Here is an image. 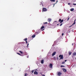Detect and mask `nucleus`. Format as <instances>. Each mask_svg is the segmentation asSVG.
<instances>
[{
    "instance_id": "1",
    "label": "nucleus",
    "mask_w": 76,
    "mask_h": 76,
    "mask_svg": "<svg viewBox=\"0 0 76 76\" xmlns=\"http://www.w3.org/2000/svg\"><path fill=\"white\" fill-rule=\"evenodd\" d=\"M76 56V52H74L73 53V55H72V57L74 58H75V57Z\"/></svg>"
},
{
    "instance_id": "2",
    "label": "nucleus",
    "mask_w": 76,
    "mask_h": 76,
    "mask_svg": "<svg viewBox=\"0 0 76 76\" xmlns=\"http://www.w3.org/2000/svg\"><path fill=\"white\" fill-rule=\"evenodd\" d=\"M48 10H47L46 8H43L42 9V12H47V11H48Z\"/></svg>"
},
{
    "instance_id": "3",
    "label": "nucleus",
    "mask_w": 76,
    "mask_h": 76,
    "mask_svg": "<svg viewBox=\"0 0 76 76\" xmlns=\"http://www.w3.org/2000/svg\"><path fill=\"white\" fill-rule=\"evenodd\" d=\"M59 57L61 58L59 59L60 60H61L62 59H63V56L62 55H60L59 56Z\"/></svg>"
},
{
    "instance_id": "4",
    "label": "nucleus",
    "mask_w": 76,
    "mask_h": 76,
    "mask_svg": "<svg viewBox=\"0 0 76 76\" xmlns=\"http://www.w3.org/2000/svg\"><path fill=\"white\" fill-rule=\"evenodd\" d=\"M49 67L50 68H53V64H49Z\"/></svg>"
},
{
    "instance_id": "5",
    "label": "nucleus",
    "mask_w": 76,
    "mask_h": 76,
    "mask_svg": "<svg viewBox=\"0 0 76 76\" xmlns=\"http://www.w3.org/2000/svg\"><path fill=\"white\" fill-rule=\"evenodd\" d=\"M75 21H76V20H75L74 21V23L72 24V25L71 26H69V28H70V27H71V26H73V25H75Z\"/></svg>"
},
{
    "instance_id": "6",
    "label": "nucleus",
    "mask_w": 76,
    "mask_h": 76,
    "mask_svg": "<svg viewBox=\"0 0 76 76\" xmlns=\"http://www.w3.org/2000/svg\"><path fill=\"white\" fill-rule=\"evenodd\" d=\"M43 3H44L43 2H41L40 4V5L41 6H42L43 7L44 6H43Z\"/></svg>"
},
{
    "instance_id": "7",
    "label": "nucleus",
    "mask_w": 76,
    "mask_h": 76,
    "mask_svg": "<svg viewBox=\"0 0 76 76\" xmlns=\"http://www.w3.org/2000/svg\"><path fill=\"white\" fill-rule=\"evenodd\" d=\"M56 53V52H54L53 53V54H52V56H55Z\"/></svg>"
},
{
    "instance_id": "8",
    "label": "nucleus",
    "mask_w": 76,
    "mask_h": 76,
    "mask_svg": "<svg viewBox=\"0 0 76 76\" xmlns=\"http://www.w3.org/2000/svg\"><path fill=\"white\" fill-rule=\"evenodd\" d=\"M34 75H38V72H37L35 71L34 72Z\"/></svg>"
},
{
    "instance_id": "9",
    "label": "nucleus",
    "mask_w": 76,
    "mask_h": 76,
    "mask_svg": "<svg viewBox=\"0 0 76 76\" xmlns=\"http://www.w3.org/2000/svg\"><path fill=\"white\" fill-rule=\"evenodd\" d=\"M48 22H51V19L50 18H48Z\"/></svg>"
},
{
    "instance_id": "10",
    "label": "nucleus",
    "mask_w": 76,
    "mask_h": 76,
    "mask_svg": "<svg viewBox=\"0 0 76 76\" xmlns=\"http://www.w3.org/2000/svg\"><path fill=\"white\" fill-rule=\"evenodd\" d=\"M41 63L42 64H43L44 63V60L43 59L41 61Z\"/></svg>"
},
{
    "instance_id": "11",
    "label": "nucleus",
    "mask_w": 76,
    "mask_h": 76,
    "mask_svg": "<svg viewBox=\"0 0 76 76\" xmlns=\"http://www.w3.org/2000/svg\"><path fill=\"white\" fill-rule=\"evenodd\" d=\"M69 56H70V55L72 54V52H71L70 51H69Z\"/></svg>"
},
{
    "instance_id": "12",
    "label": "nucleus",
    "mask_w": 76,
    "mask_h": 76,
    "mask_svg": "<svg viewBox=\"0 0 76 76\" xmlns=\"http://www.w3.org/2000/svg\"><path fill=\"white\" fill-rule=\"evenodd\" d=\"M70 10L71 12H73L74 10V8H72L70 9Z\"/></svg>"
},
{
    "instance_id": "13",
    "label": "nucleus",
    "mask_w": 76,
    "mask_h": 76,
    "mask_svg": "<svg viewBox=\"0 0 76 76\" xmlns=\"http://www.w3.org/2000/svg\"><path fill=\"white\" fill-rule=\"evenodd\" d=\"M63 70L64 72H66V71H67V70H66L65 69H63Z\"/></svg>"
},
{
    "instance_id": "14",
    "label": "nucleus",
    "mask_w": 76,
    "mask_h": 76,
    "mask_svg": "<svg viewBox=\"0 0 76 76\" xmlns=\"http://www.w3.org/2000/svg\"><path fill=\"white\" fill-rule=\"evenodd\" d=\"M50 1L52 2H53H53H55V1H56L54 0H50Z\"/></svg>"
},
{
    "instance_id": "15",
    "label": "nucleus",
    "mask_w": 76,
    "mask_h": 76,
    "mask_svg": "<svg viewBox=\"0 0 76 76\" xmlns=\"http://www.w3.org/2000/svg\"><path fill=\"white\" fill-rule=\"evenodd\" d=\"M35 35H34L32 36V38H35Z\"/></svg>"
},
{
    "instance_id": "16",
    "label": "nucleus",
    "mask_w": 76,
    "mask_h": 76,
    "mask_svg": "<svg viewBox=\"0 0 76 76\" xmlns=\"http://www.w3.org/2000/svg\"><path fill=\"white\" fill-rule=\"evenodd\" d=\"M17 53V54H18V55H19L20 56H22V55L19 53Z\"/></svg>"
},
{
    "instance_id": "17",
    "label": "nucleus",
    "mask_w": 76,
    "mask_h": 76,
    "mask_svg": "<svg viewBox=\"0 0 76 76\" xmlns=\"http://www.w3.org/2000/svg\"><path fill=\"white\" fill-rule=\"evenodd\" d=\"M44 26H42L41 27V29H43L44 28Z\"/></svg>"
},
{
    "instance_id": "18",
    "label": "nucleus",
    "mask_w": 76,
    "mask_h": 76,
    "mask_svg": "<svg viewBox=\"0 0 76 76\" xmlns=\"http://www.w3.org/2000/svg\"><path fill=\"white\" fill-rule=\"evenodd\" d=\"M63 22V20H61V21L60 22V23H62V22Z\"/></svg>"
},
{
    "instance_id": "19",
    "label": "nucleus",
    "mask_w": 76,
    "mask_h": 76,
    "mask_svg": "<svg viewBox=\"0 0 76 76\" xmlns=\"http://www.w3.org/2000/svg\"><path fill=\"white\" fill-rule=\"evenodd\" d=\"M27 75H28V74L27 73H26V74H25L24 76H27Z\"/></svg>"
},
{
    "instance_id": "20",
    "label": "nucleus",
    "mask_w": 76,
    "mask_h": 76,
    "mask_svg": "<svg viewBox=\"0 0 76 76\" xmlns=\"http://www.w3.org/2000/svg\"><path fill=\"white\" fill-rule=\"evenodd\" d=\"M19 52H20V53H21V54H22L23 53V52H22L21 51H19Z\"/></svg>"
},
{
    "instance_id": "21",
    "label": "nucleus",
    "mask_w": 76,
    "mask_h": 76,
    "mask_svg": "<svg viewBox=\"0 0 76 76\" xmlns=\"http://www.w3.org/2000/svg\"><path fill=\"white\" fill-rule=\"evenodd\" d=\"M24 41H27V38H26L24 39Z\"/></svg>"
},
{
    "instance_id": "22",
    "label": "nucleus",
    "mask_w": 76,
    "mask_h": 76,
    "mask_svg": "<svg viewBox=\"0 0 76 76\" xmlns=\"http://www.w3.org/2000/svg\"><path fill=\"white\" fill-rule=\"evenodd\" d=\"M61 19H59V22H61Z\"/></svg>"
},
{
    "instance_id": "23",
    "label": "nucleus",
    "mask_w": 76,
    "mask_h": 76,
    "mask_svg": "<svg viewBox=\"0 0 76 76\" xmlns=\"http://www.w3.org/2000/svg\"><path fill=\"white\" fill-rule=\"evenodd\" d=\"M44 23L45 24H47V23H48L47 22H46L45 23Z\"/></svg>"
},
{
    "instance_id": "24",
    "label": "nucleus",
    "mask_w": 76,
    "mask_h": 76,
    "mask_svg": "<svg viewBox=\"0 0 76 76\" xmlns=\"http://www.w3.org/2000/svg\"><path fill=\"white\" fill-rule=\"evenodd\" d=\"M64 63H65V62H63L62 63V64H64Z\"/></svg>"
},
{
    "instance_id": "25",
    "label": "nucleus",
    "mask_w": 76,
    "mask_h": 76,
    "mask_svg": "<svg viewBox=\"0 0 76 76\" xmlns=\"http://www.w3.org/2000/svg\"><path fill=\"white\" fill-rule=\"evenodd\" d=\"M73 5H74V6H75V5H76V4H74V3H73Z\"/></svg>"
},
{
    "instance_id": "26",
    "label": "nucleus",
    "mask_w": 76,
    "mask_h": 76,
    "mask_svg": "<svg viewBox=\"0 0 76 76\" xmlns=\"http://www.w3.org/2000/svg\"><path fill=\"white\" fill-rule=\"evenodd\" d=\"M29 45V43H28L27 44V47H28V46Z\"/></svg>"
},
{
    "instance_id": "27",
    "label": "nucleus",
    "mask_w": 76,
    "mask_h": 76,
    "mask_svg": "<svg viewBox=\"0 0 76 76\" xmlns=\"http://www.w3.org/2000/svg\"><path fill=\"white\" fill-rule=\"evenodd\" d=\"M53 58H54V59H56V57H55V56H54V57H53Z\"/></svg>"
},
{
    "instance_id": "28",
    "label": "nucleus",
    "mask_w": 76,
    "mask_h": 76,
    "mask_svg": "<svg viewBox=\"0 0 76 76\" xmlns=\"http://www.w3.org/2000/svg\"><path fill=\"white\" fill-rule=\"evenodd\" d=\"M64 67V66H62V65H61V67Z\"/></svg>"
},
{
    "instance_id": "29",
    "label": "nucleus",
    "mask_w": 76,
    "mask_h": 76,
    "mask_svg": "<svg viewBox=\"0 0 76 76\" xmlns=\"http://www.w3.org/2000/svg\"><path fill=\"white\" fill-rule=\"evenodd\" d=\"M62 25H63V23L61 24L60 25V26H61Z\"/></svg>"
},
{
    "instance_id": "30",
    "label": "nucleus",
    "mask_w": 76,
    "mask_h": 76,
    "mask_svg": "<svg viewBox=\"0 0 76 76\" xmlns=\"http://www.w3.org/2000/svg\"><path fill=\"white\" fill-rule=\"evenodd\" d=\"M34 71L33 70H32V71H31V72L32 73H34Z\"/></svg>"
},
{
    "instance_id": "31",
    "label": "nucleus",
    "mask_w": 76,
    "mask_h": 76,
    "mask_svg": "<svg viewBox=\"0 0 76 76\" xmlns=\"http://www.w3.org/2000/svg\"><path fill=\"white\" fill-rule=\"evenodd\" d=\"M41 75H42V76H45V75H42V74Z\"/></svg>"
},
{
    "instance_id": "32",
    "label": "nucleus",
    "mask_w": 76,
    "mask_h": 76,
    "mask_svg": "<svg viewBox=\"0 0 76 76\" xmlns=\"http://www.w3.org/2000/svg\"><path fill=\"white\" fill-rule=\"evenodd\" d=\"M64 35V33H62V36H63V35Z\"/></svg>"
},
{
    "instance_id": "33",
    "label": "nucleus",
    "mask_w": 76,
    "mask_h": 76,
    "mask_svg": "<svg viewBox=\"0 0 76 76\" xmlns=\"http://www.w3.org/2000/svg\"><path fill=\"white\" fill-rule=\"evenodd\" d=\"M26 44H27V43H28V42H27V41H26Z\"/></svg>"
},
{
    "instance_id": "34",
    "label": "nucleus",
    "mask_w": 76,
    "mask_h": 76,
    "mask_svg": "<svg viewBox=\"0 0 76 76\" xmlns=\"http://www.w3.org/2000/svg\"><path fill=\"white\" fill-rule=\"evenodd\" d=\"M70 3H68V5H70Z\"/></svg>"
},
{
    "instance_id": "35",
    "label": "nucleus",
    "mask_w": 76,
    "mask_h": 76,
    "mask_svg": "<svg viewBox=\"0 0 76 76\" xmlns=\"http://www.w3.org/2000/svg\"><path fill=\"white\" fill-rule=\"evenodd\" d=\"M56 4V3H55V4H54V6H53V7H54V5H55V4Z\"/></svg>"
},
{
    "instance_id": "36",
    "label": "nucleus",
    "mask_w": 76,
    "mask_h": 76,
    "mask_svg": "<svg viewBox=\"0 0 76 76\" xmlns=\"http://www.w3.org/2000/svg\"><path fill=\"white\" fill-rule=\"evenodd\" d=\"M36 33L37 34H38V32H37Z\"/></svg>"
},
{
    "instance_id": "37",
    "label": "nucleus",
    "mask_w": 76,
    "mask_h": 76,
    "mask_svg": "<svg viewBox=\"0 0 76 76\" xmlns=\"http://www.w3.org/2000/svg\"><path fill=\"white\" fill-rule=\"evenodd\" d=\"M27 58H29V56H27Z\"/></svg>"
},
{
    "instance_id": "38",
    "label": "nucleus",
    "mask_w": 76,
    "mask_h": 76,
    "mask_svg": "<svg viewBox=\"0 0 76 76\" xmlns=\"http://www.w3.org/2000/svg\"><path fill=\"white\" fill-rule=\"evenodd\" d=\"M69 20V18L67 20V21Z\"/></svg>"
},
{
    "instance_id": "39",
    "label": "nucleus",
    "mask_w": 76,
    "mask_h": 76,
    "mask_svg": "<svg viewBox=\"0 0 76 76\" xmlns=\"http://www.w3.org/2000/svg\"><path fill=\"white\" fill-rule=\"evenodd\" d=\"M65 62H66V61H67V60H65Z\"/></svg>"
},
{
    "instance_id": "40",
    "label": "nucleus",
    "mask_w": 76,
    "mask_h": 76,
    "mask_svg": "<svg viewBox=\"0 0 76 76\" xmlns=\"http://www.w3.org/2000/svg\"><path fill=\"white\" fill-rule=\"evenodd\" d=\"M59 25V24H57V26H58V25Z\"/></svg>"
},
{
    "instance_id": "41",
    "label": "nucleus",
    "mask_w": 76,
    "mask_h": 76,
    "mask_svg": "<svg viewBox=\"0 0 76 76\" xmlns=\"http://www.w3.org/2000/svg\"><path fill=\"white\" fill-rule=\"evenodd\" d=\"M57 60H58V57H57Z\"/></svg>"
},
{
    "instance_id": "42",
    "label": "nucleus",
    "mask_w": 76,
    "mask_h": 76,
    "mask_svg": "<svg viewBox=\"0 0 76 76\" xmlns=\"http://www.w3.org/2000/svg\"><path fill=\"white\" fill-rule=\"evenodd\" d=\"M44 29H43L42 30V31H44Z\"/></svg>"
},
{
    "instance_id": "43",
    "label": "nucleus",
    "mask_w": 76,
    "mask_h": 76,
    "mask_svg": "<svg viewBox=\"0 0 76 76\" xmlns=\"http://www.w3.org/2000/svg\"><path fill=\"white\" fill-rule=\"evenodd\" d=\"M57 2H58V1H56V3H57Z\"/></svg>"
},
{
    "instance_id": "44",
    "label": "nucleus",
    "mask_w": 76,
    "mask_h": 76,
    "mask_svg": "<svg viewBox=\"0 0 76 76\" xmlns=\"http://www.w3.org/2000/svg\"><path fill=\"white\" fill-rule=\"evenodd\" d=\"M72 45H73V43H72Z\"/></svg>"
},
{
    "instance_id": "45",
    "label": "nucleus",
    "mask_w": 76,
    "mask_h": 76,
    "mask_svg": "<svg viewBox=\"0 0 76 76\" xmlns=\"http://www.w3.org/2000/svg\"><path fill=\"white\" fill-rule=\"evenodd\" d=\"M56 22H57V21H56Z\"/></svg>"
},
{
    "instance_id": "46",
    "label": "nucleus",
    "mask_w": 76,
    "mask_h": 76,
    "mask_svg": "<svg viewBox=\"0 0 76 76\" xmlns=\"http://www.w3.org/2000/svg\"><path fill=\"white\" fill-rule=\"evenodd\" d=\"M75 59H76V58H75Z\"/></svg>"
}]
</instances>
